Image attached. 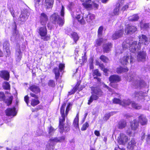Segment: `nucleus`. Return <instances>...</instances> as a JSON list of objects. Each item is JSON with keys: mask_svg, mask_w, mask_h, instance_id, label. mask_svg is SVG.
<instances>
[{"mask_svg": "<svg viewBox=\"0 0 150 150\" xmlns=\"http://www.w3.org/2000/svg\"><path fill=\"white\" fill-rule=\"evenodd\" d=\"M122 46L124 50L129 48L130 51L134 53L138 52L140 47V45L139 44H137V42H132L129 39H127L123 42Z\"/></svg>", "mask_w": 150, "mask_h": 150, "instance_id": "obj_1", "label": "nucleus"}, {"mask_svg": "<svg viewBox=\"0 0 150 150\" xmlns=\"http://www.w3.org/2000/svg\"><path fill=\"white\" fill-rule=\"evenodd\" d=\"M64 8L62 5L61 11L60 12V15L62 17L60 18L58 14L55 13L53 14L51 17L50 19L53 23L54 24H58L59 26H62L64 23Z\"/></svg>", "mask_w": 150, "mask_h": 150, "instance_id": "obj_2", "label": "nucleus"}, {"mask_svg": "<svg viewBox=\"0 0 150 150\" xmlns=\"http://www.w3.org/2000/svg\"><path fill=\"white\" fill-rule=\"evenodd\" d=\"M65 139V136H64L50 139L47 145V149L48 150H53L54 149V146L57 143L63 142Z\"/></svg>", "mask_w": 150, "mask_h": 150, "instance_id": "obj_3", "label": "nucleus"}, {"mask_svg": "<svg viewBox=\"0 0 150 150\" xmlns=\"http://www.w3.org/2000/svg\"><path fill=\"white\" fill-rule=\"evenodd\" d=\"M131 77V80L133 79L134 80V84L137 88H142L146 85L145 82L143 80L140 79L139 77L136 75L135 74H132Z\"/></svg>", "mask_w": 150, "mask_h": 150, "instance_id": "obj_4", "label": "nucleus"}, {"mask_svg": "<svg viewBox=\"0 0 150 150\" xmlns=\"http://www.w3.org/2000/svg\"><path fill=\"white\" fill-rule=\"evenodd\" d=\"M83 2L82 4L83 6L88 10H91L93 8L97 9L99 5L93 2L91 4V0H80Z\"/></svg>", "mask_w": 150, "mask_h": 150, "instance_id": "obj_5", "label": "nucleus"}, {"mask_svg": "<svg viewBox=\"0 0 150 150\" xmlns=\"http://www.w3.org/2000/svg\"><path fill=\"white\" fill-rule=\"evenodd\" d=\"M28 89L34 93H30V95L32 97L36 99H38V96L36 94L40 92L41 90L39 86L37 85H31L29 87Z\"/></svg>", "mask_w": 150, "mask_h": 150, "instance_id": "obj_6", "label": "nucleus"}, {"mask_svg": "<svg viewBox=\"0 0 150 150\" xmlns=\"http://www.w3.org/2000/svg\"><path fill=\"white\" fill-rule=\"evenodd\" d=\"M109 79L110 82V85L114 88H116L117 86V84H114V83H117L121 81L120 77L118 75H113L110 76Z\"/></svg>", "mask_w": 150, "mask_h": 150, "instance_id": "obj_7", "label": "nucleus"}, {"mask_svg": "<svg viewBox=\"0 0 150 150\" xmlns=\"http://www.w3.org/2000/svg\"><path fill=\"white\" fill-rule=\"evenodd\" d=\"M38 32L41 37V39L44 41H47L50 39L49 36H46L47 30L46 27L43 26L39 28Z\"/></svg>", "mask_w": 150, "mask_h": 150, "instance_id": "obj_8", "label": "nucleus"}, {"mask_svg": "<svg viewBox=\"0 0 150 150\" xmlns=\"http://www.w3.org/2000/svg\"><path fill=\"white\" fill-rule=\"evenodd\" d=\"M65 66L64 64H60L59 66V68L57 67L54 68L53 70V72L55 74V78L57 80L60 76V73L62 72L64 70Z\"/></svg>", "mask_w": 150, "mask_h": 150, "instance_id": "obj_9", "label": "nucleus"}, {"mask_svg": "<svg viewBox=\"0 0 150 150\" xmlns=\"http://www.w3.org/2000/svg\"><path fill=\"white\" fill-rule=\"evenodd\" d=\"M128 140L127 136L125 134L121 133L120 136L118 137L117 139V142L120 145H123L127 143Z\"/></svg>", "mask_w": 150, "mask_h": 150, "instance_id": "obj_10", "label": "nucleus"}, {"mask_svg": "<svg viewBox=\"0 0 150 150\" xmlns=\"http://www.w3.org/2000/svg\"><path fill=\"white\" fill-rule=\"evenodd\" d=\"M65 121L62 120H59V128L61 133H62L64 132H67L70 130L69 125L67 124L64 125L63 122Z\"/></svg>", "mask_w": 150, "mask_h": 150, "instance_id": "obj_11", "label": "nucleus"}, {"mask_svg": "<svg viewBox=\"0 0 150 150\" xmlns=\"http://www.w3.org/2000/svg\"><path fill=\"white\" fill-rule=\"evenodd\" d=\"M147 94L142 91L135 92L133 95L134 98L137 100L144 99L145 98H147Z\"/></svg>", "mask_w": 150, "mask_h": 150, "instance_id": "obj_12", "label": "nucleus"}, {"mask_svg": "<svg viewBox=\"0 0 150 150\" xmlns=\"http://www.w3.org/2000/svg\"><path fill=\"white\" fill-rule=\"evenodd\" d=\"M133 57L131 56H129L128 54H127L126 56H124L120 59V62L123 65H126L128 63V60L130 59V62L131 63L132 62Z\"/></svg>", "mask_w": 150, "mask_h": 150, "instance_id": "obj_13", "label": "nucleus"}, {"mask_svg": "<svg viewBox=\"0 0 150 150\" xmlns=\"http://www.w3.org/2000/svg\"><path fill=\"white\" fill-rule=\"evenodd\" d=\"M13 98V96H11L9 97L8 99L6 100L5 99V96L4 93L0 92V100H3L6 103L7 105H9L11 104Z\"/></svg>", "mask_w": 150, "mask_h": 150, "instance_id": "obj_14", "label": "nucleus"}, {"mask_svg": "<svg viewBox=\"0 0 150 150\" xmlns=\"http://www.w3.org/2000/svg\"><path fill=\"white\" fill-rule=\"evenodd\" d=\"M124 30L122 29L116 31L112 35V39L116 40L121 37L124 33Z\"/></svg>", "mask_w": 150, "mask_h": 150, "instance_id": "obj_15", "label": "nucleus"}, {"mask_svg": "<svg viewBox=\"0 0 150 150\" xmlns=\"http://www.w3.org/2000/svg\"><path fill=\"white\" fill-rule=\"evenodd\" d=\"M29 16V13L27 11L24 10L21 13L19 20L22 22H24L27 19Z\"/></svg>", "mask_w": 150, "mask_h": 150, "instance_id": "obj_16", "label": "nucleus"}, {"mask_svg": "<svg viewBox=\"0 0 150 150\" xmlns=\"http://www.w3.org/2000/svg\"><path fill=\"white\" fill-rule=\"evenodd\" d=\"M124 2L123 0H119L118 3L116 4V7L113 10V14L112 15H118L119 13L120 7Z\"/></svg>", "mask_w": 150, "mask_h": 150, "instance_id": "obj_17", "label": "nucleus"}, {"mask_svg": "<svg viewBox=\"0 0 150 150\" xmlns=\"http://www.w3.org/2000/svg\"><path fill=\"white\" fill-rule=\"evenodd\" d=\"M139 38L140 42L138 44L140 45L141 43H143L145 45H147L149 43L148 38L146 35L142 34L141 36H139Z\"/></svg>", "mask_w": 150, "mask_h": 150, "instance_id": "obj_18", "label": "nucleus"}, {"mask_svg": "<svg viewBox=\"0 0 150 150\" xmlns=\"http://www.w3.org/2000/svg\"><path fill=\"white\" fill-rule=\"evenodd\" d=\"M103 51L104 53H108L112 47V44L110 42L104 44L103 45Z\"/></svg>", "mask_w": 150, "mask_h": 150, "instance_id": "obj_19", "label": "nucleus"}, {"mask_svg": "<svg viewBox=\"0 0 150 150\" xmlns=\"http://www.w3.org/2000/svg\"><path fill=\"white\" fill-rule=\"evenodd\" d=\"M137 30V28L134 26H127L125 29V33L127 34L133 33Z\"/></svg>", "mask_w": 150, "mask_h": 150, "instance_id": "obj_20", "label": "nucleus"}, {"mask_svg": "<svg viewBox=\"0 0 150 150\" xmlns=\"http://www.w3.org/2000/svg\"><path fill=\"white\" fill-rule=\"evenodd\" d=\"M80 84V82H78L73 88L71 91L69 92L68 95H70L74 94L77 90H78L79 91H81L83 88L81 86L80 87H79Z\"/></svg>", "mask_w": 150, "mask_h": 150, "instance_id": "obj_21", "label": "nucleus"}, {"mask_svg": "<svg viewBox=\"0 0 150 150\" xmlns=\"http://www.w3.org/2000/svg\"><path fill=\"white\" fill-rule=\"evenodd\" d=\"M48 17L46 14L44 13H41L40 17V22L42 25H45L48 21Z\"/></svg>", "mask_w": 150, "mask_h": 150, "instance_id": "obj_22", "label": "nucleus"}, {"mask_svg": "<svg viewBox=\"0 0 150 150\" xmlns=\"http://www.w3.org/2000/svg\"><path fill=\"white\" fill-rule=\"evenodd\" d=\"M0 76L4 80L8 81L9 78V74L6 71H0Z\"/></svg>", "mask_w": 150, "mask_h": 150, "instance_id": "obj_23", "label": "nucleus"}, {"mask_svg": "<svg viewBox=\"0 0 150 150\" xmlns=\"http://www.w3.org/2000/svg\"><path fill=\"white\" fill-rule=\"evenodd\" d=\"M66 104L65 103H63L60 109V113L61 115V117L59 118V120H65V117L66 116V114H64L65 108L66 106Z\"/></svg>", "mask_w": 150, "mask_h": 150, "instance_id": "obj_24", "label": "nucleus"}, {"mask_svg": "<svg viewBox=\"0 0 150 150\" xmlns=\"http://www.w3.org/2000/svg\"><path fill=\"white\" fill-rule=\"evenodd\" d=\"M139 126V122L136 120H134L131 122L130 126L132 130L134 131L136 130Z\"/></svg>", "mask_w": 150, "mask_h": 150, "instance_id": "obj_25", "label": "nucleus"}, {"mask_svg": "<svg viewBox=\"0 0 150 150\" xmlns=\"http://www.w3.org/2000/svg\"><path fill=\"white\" fill-rule=\"evenodd\" d=\"M14 28L13 35L11 37V40H16L19 37V34L18 33V31L16 30V26L15 23H14Z\"/></svg>", "mask_w": 150, "mask_h": 150, "instance_id": "obj_26", "label": "nucleus"}, {"mask_svg": "<svg viewBox=\"0 0 150 150\" xmlns=\"http://www.w3.org/2000/svg\"><path fill=\"white\" fill-rule=\"evenodd\" d=\"M146 56V53L145 52H142L139 53L137 56V59L138 61H144Z\"/></svg>", "mask_w": 150, "mask_h": 150, "instance_id": "obj_27", "label": "nucleus"}, {"mask_svg": "<svg viewBox=\"0 0 150 150\" xmlns=\"http://www.w3.org/2000/svg\"><path fill=\"white\" fill-rule=\"evenodd\" d=\"M6 113L7 116L13 115L15 116L16 115V113L15 112V109L14 108H8L6 110Z\"/></svg>", "mask_w": 150, "mask_h": 150, "instance_id": "obj_28", "label": "nucleus"}, {"mask_svg": "<svg viewBox=\"0 0 150 150\" xmlns=\"http://www.w3.org/2000/svg\"><path fill=\"white\" fill-rule=\"evenodd\" d=\"M136 142L134 139H132L130 142L128 143L127 148L129 150H132L136 146Z\"/></svg>", "mask_w": 150, "mask_h": 150, "instance_id": "obj_29", "label": "nucleus"}, {"mask_svg": "<svg viewBox=\"0 0 150 150\" xmlns=\"http://www.w3.org/2000/svg\"><path fill=\"white\" fill-rule=\"evenodd\" d=\"M9 44L8 42L6 41L3 44V48L5 52H6L8 55L10 54V51L9 49Z\"/></svg>", "mask_w": 150, "mask_h": 150, "instance_id": "obj_30", "label": "nucleus"}, {"mask_svg": "<svg viewBox=\"0 0 150 150\" xmlns=\"http://www.w3.org/2000/svg\"><path fill=\"white\" fill-rule=\"evenodd\" d=\"M76 19L78 22L81 24H84L85 22L83 18V14H78L76 17Z\"/></svg>", "mask_w": 150, "mask_h": 150, "instance_id": "obj_31", "label": "nucleus"}, {"mask_svg": "<svg viewBox=\"0 0 150 150\" xmlns=\"http://www.w3.org/2000/svg\"><path fill=\"white\" fill-rule=\"evenodd\" d=\"M126 122L124 120H121L119 121L117 125V128L120 129L124 128L126 126Z\"/></svg>", "mask_w": 150, "mask_h": 150, "instance_id": "obj_32", "label": "nucleus"}, {"mask_svg": "<svg viewBox=\"0 0 150 150\" xmlns=\"http://www.w3.org/2000/svg\"><path fill=\"white\" fill-rule=\"evenodd\" d=\"M95 16L94 14L88 13V14L86 15L85 18L88 22H90L93 19H94Z\"/></svg>", "mask_w": 150, "mask_h": 150, "instance_id": "obj_33", "label": "nucleus"}, {"mask_svg": "<svg viewBox=\"0 0 150 150\" xmlns=\"http://www.w3.org/2000/svg\"><path fill=\"white\" fill-rule=\"evenodd\" d=\"M99 98L98 96L95 95L93 93H92V95L90 98L88 100V104L90 105L94 100H96Z\"/></svg>", "mask_w": 150, "mask_h": 150, "instance_id": "obj_34", "label": "nucleus"}, {"mask_svg": "<svg viewBox=\"0 0 150 150\" xmlns=\"http://www.w3.org/2000/svg\"><path fill=\"white\" fill-rule=\"evenodd\" d=\"M139 121L141 125H142L146 124L147 120L146 117L143 115H141L139 117Z\"/></svg>", "mask_w": 150, "mask_h": 150, "instance_id": "obj_35", "label": "nucleus"}, {"mask_svg": "<svg viewBox=\"0 0 150 150\" xmlns=\"http://www.w3.org/2000/svg\"><path fill=\"white\" fill-rule=\"evenodd\" d=\"M92 93L98 96L99 97L101 96L103 94V92L101 90L98 88H94Z\"/></svg>", "mask_w": 150, "mask_h": 150, "instance_id": "obj_36", "label": "nucleus"}, {"mask_svg": "<svg viewBox=\"0 0 150 150\" xmlns=\"http://www.w3.org/2000/svg\"><path fill=\"white\" fill-rule=\"evenodd\" d=\"M21 52L20 49L16 50V61L19 62L21 60Z\"/></svg>", "mask_w": 150, "mask_h": 150, "instance_id": "obj_37", "label": "nucleus"}, {"mask_svg": "<svg viewBox=\"0 0 150 150\" xmlns=\"http://www.w3.org/2000/svg\"><path fill=\"white\" fill-rule=\"evenodd\" d=\"M128 69L127 67L123 68L121 67L117 68L116 72L117 73L120 74L123 72H125L128 71Z\"/></svg>", "mask_w": 150, "mask_h": 150, "instance_id": "obj_38", "label": "nucleus"}, {"mask_svg": "<svg viewBox=\"0 0 150 150\" xmlns=\"http://www.w3.org/2000/svg\"><path fill=\"white\" fill-rule=\"evenodd\" d=\"M54 3V0H45V6L47 8H50L52 6Z\"/></svg>", "mask_w": 150, "mask_h": 150, "instance_id": "obj_39", "label": "nucleus"}, {"mask_svg": "<svg viewBox=\"0 0 150 150\" xmlns=\"http://www.w3.org/2000/svg\"><path fill=\"white\" fill-rule=\"evenodd\" d=\"M132 102L129 99H124L122 101L121 105L123 106L129 105L131 104Z\"/></svg>", "mask_w": 150, "mask_h": 150, "instance_id": "obj_40", "label": "nucleus"}, {"mask_svg": "<svg viewBox=\"0 0 150 150\" xmlns=\"http://www.w3.org/2000/svg\"><path fill=\"white\" fill-rule=\"evenodd\" d=\"M115 113V112H111L108 113L106 114L103 118V120L105 121H107L110 117Z\"/></svg>", "mask_w": 150, "mask_h": 150, "instance_id": "obj_41", "label": "nucleus"}, {"mask_svg": "<svg viewBox=\"0 0 150 150\" xmlns=\"http://www.w3.org/2000/svg\"><path fill=\"white\" fill-rule=\"evenodd\" d=\"M131 104L132 108L135 109H139L142 108V106L141 105L135 103L134 102H132Z\"/></svg>", "mask_w": 150, "mask_h": 150, "instance_id": "obj_42", "label": "nucleus"}, {"mask_svg": "<svg viewBox=\"0 0 150 150\" xmlns=\"http://www.w3.org/2000/svg\"><path fill=\"white\" fill-rule=\"evenodd\" d=\"M139 17L137 15H134L129 17L128 19L129 21H137L139 19Z\"/></svg>", "mask_w": 150, "mask_h": 150, "instance_id": "obj_43", "label": "nucleus"}, {"mask_svg": "<svg viewBox=\"0 0 150 150\" xmlns=\"http://www.w3.org/2000/svg\"><path fill=\"white\" fill-rule=\"evenodd\" d=\"M72 38L73 39L74 41L76 43V41L79 39V37L77 33L75 32H73L71 34Z\"/></svg>", "mask_w": 150, "mask_h": 150, "instance_id": "obj_44", "label": "nucleus"}, {"mask_svg": "<svg viewBox=\"0 0 150 150\" xmlns=\"http://www.w3.org/2000/svg\"><path fill=\"white\" fill-rule=\"evenodd\" d=\"M40 101L38 100H36L34 98L32 99L31 100V104L33 106H35L39 104Z\"/></svg>", "mask_w": 150, "mask_h": 150, "instance_id": "obj_45", "label": "nucleus"}, {"mask_svg": "<svg viewBox=\"0 0 150 150\" xmlns=\"http://www.w3.org/2000/svg\"><path fill=\"white\" fill-rule=\"evenodd\" d=\"M79 122V115L78 114H77L76 118L74 120V121L73 123L74 126L76 128H77L79 126L78 124Z\"/></svg>", "mask_w": 150, "mask_h": 150, "instance_id": "obj_46", "label": "nucleus"}, {"mask_svg": "<svg viewBox=\"0 0 150 150\" xmlns=\"http://www.w3.org/2000/svg\"><path fill=\"white\" fill-rule=\"evenodd\" d=\"M3 86L4 88L6 90H9L10 89V85L7 82H4L3 83Z\"/></svg>", "mask_w": 150, "mask_h": 150, "instance_id": "obj_47", "label": "nucleus"}, {"mask_svg": "<svg viewBox=\"0 0 150 150\" xmlns=\"http://www.w3.org/2000/svg\"><path fill=\"white\" fill-rule=\"evenodd\" d=\"M141 28L147 30L150 28V25L148 23H143L141 24Z\"/></svg>", "mask_w": 150, "mask_h": 150, "instance_id": "obj_48", "label": "nucleus"}, {"mask_svg": "<svg viewBox=\"0 0 150 150\" xmlns=\"http://www.w3.org/2000/svg\"><path fill=\"white\" fill-rule=\"evenodd\" d=\"M103 41L102 38H99L97 39L96 41L95 45L96 47H98L101 45Z\"/></svg>", "mask_w": 150, "mask_h": 150, "instance_id": "obj_49", "label": "nucleus"}, {"mask_svg": "<svg viewBox=\"0 0 150 150\" xmlns=\"http://www.w3.org/2000/svg\"><path fill=\"white\" fill-rule=\"evenodd\" d=\"M100 59L103 62L106 63L108 61V58L104 55H102L100 57Z\"/></svg>", "mask_w": 150, "mask_h": 150, "instance_id": "obj_50", "label": "nucleus"}, {"mask_svg": "<svg viewBox=\"0 0 150 150\" xmlns=\"http://www.w3.org/2000/svg\"><path fill=\"white\" fill-rule=\"evenodd\" d=\"M88 124L87 122H86L85 124L83 125L81 129L82 131L85 130L88 127Z\"/></svg>", "mask_w": 150, "mask_h": 150, "instance_id": "obj_51", "label": "nucleus"}, {"mask_svg": "<svg viewBox=\"0 0 150 150\" xmlns=\"http://www.w3.org/2000/svg\"><path fill=\"white\" fill-rule=\"evenodd\" d=\"M122 101L120 100L119 99L117 98H114L113 100V102L115 103L119 104L120 105H121Z\"/></svg>", "mask_w": 150, "mask_h": 150, "instance_id": "obj_52", "label": "nucleus"}, {"mask_svg": "<svg viewBox=\"0 0 150 150\" xmlns=\"http://www.w3.org/2000/svg\"><path fill=\"white\" fill-rule=\"evenodd\" d=\"M48 85L49 86L52 87H54L55 86V83L54 81L52 80H50L48 82Z\"/></svg>", "mask_w": 150, "mask_h": 150, "instance_id": "obj_53", "label": "nucleus"}, {"mask_svg": "<svg viewBox=\"0 0 150 150\" xmlns=\"http://www.w3.org/2000/svg\"><path fill=\"white\" fill-rule=\"evenodd\" d=\"M103 28L102 26H100L98 28V35L99 37L101 36L103 33Z\"/></svg>", "mask_w": 150, "mask_h": 150, "instance_id": "obj_54", "label": "nucleus"}, {"mask_svg": "<svg viewBox=\"0 0 150 150\" xmlns=\"http://www.w3.org/2000/svg\"><path fill=\"white\" fill-rule=\"evenodd\" d=\"M114 150H125V149L124 148V145L119 144L118 145L117 147H115Z\"/></svg>", "mask_w": 150, "mask_h": 150, "instance_id": "obj_55", "label": "nucleus"}, {"mask_svg": "<svg viewBox=\"0 0 150 150\" xmlns=\"http://www.w3.org/2000/svg\"><path fill=\"white\" fill-rule=\"evenodd\" d=\"M93 76L94 75H96L97 76H100L101 74L99 71L98 69H96L94 70L93 71Z\"/></svg>", "mask_w": 150, "mask_h": 150, "instance_id": "obj_56", "label": "nucleus"}, {"mask_svg": "<svg viewBox=\"0 0 150 150\" xmlns=\"http://www.w3.org/2000/svg\"><path fill=\"white\" fill-rule=\"evenodd\" d=\"M130 136L134 137L135 135L134 132L133 133L130 131V129H128L126 132Z\"/></svg>", "mask_w": 150, "mask_h": 150, "instance_id": "obj_57", "label": "nucleus"}, {"mask_svg": "<svg viewBox=\"0 0 150 150\" xmlns=\"http://www.w3.org/2000/svg\"><path fill=\"white\" fill-rule=\"evenodd\" d=\"M49 129V133L50 135L55 130L54 128L52 127H50Z\"/></svg>", "mask_w": 150, "mask_h": 150, "instance_id": "obj_58", "label": "nucleus"}, {"mask_svg": "<svg viewBox=\"0 0 150 150\" xmlns=\"http://www.w3.org/2000/svg\"><path fill=\"white\" fill-rule=\"evenodd\" d=\"M24 100L25 102L26 103V104L28 106V102L29 100V97L27 95L25 96L24 97Z\"/></svg>", "mask_w": 150, "mask_h": 150, "instance_id": "obj_59", "label": "nucleus"}, {"mask_svg": "<svg viewBox=\"0 0 150 150\" xmlns=\"http://www.w3.org/2000/svg\"><path fill=\"white\" fill-rule=\"evenodd\" d=\"M146 141L148 144H150V134H149L147 136Z\"/></svg>", "mask_w": 150, "mask_h": 150, "instance_id": "obj_60", "label": "nucleus"}, {"mask_svg": "<svg viewBox=\"0 0 150 150\" xmlns=\"http://www.w3.org/2000/svg\"><path fill=\"white\" fill-rule=\"evenodd\" d=\"M70 110V105L69 104L68 105L66 108V111H65V114L66 115V116H67V114L68 113V112Z\"/></svg>", "mask_w": 150, "mask_h": 150, "instance_id": "obj_61", "label": "nucleus"}, {"mask_svg": "<svg viewBox=\"0 0 150 150\" xmlns=\"http://www.w3.org/2000/svg\"><path fill=\"white\" fill-rule=\"evenodd\" d=\"M89 66L90 69H93L94 68L93 64V61L92 60L90 62Z\"/></svg>", "mask_w": 150, "mask_h": 150, "instance_id": "obj_62", "label": "nucleus"}, {"mask_svg": "<svg viewBox=\"0 0 150 150\" xmlns=\"http://www.w3.org/2000/svg\"><path fill=\"white\" fill-rule=\"evenodd\" d=\"M74 4L73 3H70L68 7L70 10H71L72 8L74 6Z\"/></svg>", "mask_w": 150, "mask_h": 150, "instance_id": "obj_63", "label": "nucleus"}, {"mask_svg": "<svg viewBox=\"0 0 150 150\" xmlns=\"http://www.w3.org/2000/svg\"><path fill=\"white\" fill-rule=\"evenodd\" d=\"M128 7V6L127 5H125L122 8V11H124Z\"/></svg>", "mask_w": 150, "mask_h": 150, "instance_id": "obj_64", "label": "nucleus"}]
</instances>
